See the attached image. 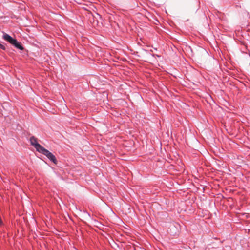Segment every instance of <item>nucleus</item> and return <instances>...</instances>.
<instances>
[{"mask_svg":"<svg viewBox=\"0 0 250 250\" xmlns=\"http://www.w3.org/2000/svg\"><path fill=\"white\" fill-rule=\"evenodd\" d=\"M44 155L46 156V157L50 160V161L53 162L55 164H57V160L55 156V155L50 152L49 150L46 149L45 148H43L42 150L40 152Z\"/></svg>","mask_w":250,"mask_h":250,"instance_id":"1","label":"nucleus"},{"mask_svg":"<svg viewBox=\"0 0 250 250\" xmlns=\"http://www.w3.org/2000/svg\"><path fill=\"white\" fill-rule=\"evenodd\" d=\"M30 142L31 145L33 146L36 148V150L39 153L44 148L38 143L37 139L34 136H32L30 138Z\"/></svg>","mask_w":250,"mask_h":250,"instance_id":"2","label":"nucleus"},{"mask_svg":"<svg viewBox=\"0 0 250 250\" xmlns=\"http://www.w3.org/2000/svg\"><path fill=\"white\" fill-rule=\"evenodd\" d=\"M11 44L13 45L15 47L20 50H23L24 49V47L21 44V43L20 42H18L15 39L13 41Z\"/></svg>","mask_w":250,"mask_h":250,"instance_id":"3","label":"nucleus"},{"mask_svg":"<svg viewBox=\"0 0 250 250\" xmlns=\"http://www.w3.org/2000/svg\"><path fill=\"white\" fill-rule=\"evenodd\" d=\"M2 37L4 40L6 41L10 44H11L13 41L15 40V39H14L11 36L6 33H4Z\"/></svg>","mask_w":250,"mask_h":250,"instance_id":"4","label":"nucleus"},{"mask_svg":"<svg viewBox=\"0 0 250 250\" xmlns=\"http://www.w3.org/2000/svg\"><path fill=\"white\" fill-rule=\"evenodd\" d=\"M83 213L84 214V215L87 217H88L89 218H90V214L87 212V211H83Z\"/></svg>","mask_w":250,"mask_h":250,"instance_id":"5","label":"nucleus"},{"mask_svg":"<svg viewBox=\"0 0 250 250\" xmlns=\"http://www.w3.org/2000/svg\"><path fill=\"white\" fill-rule=\"evenodd\" d=\"M0 48L2 49L3 50H6V47L2 44L0 43Z\"/></svg>","mask_w":250,"mask_h":250,"instance_id":"6","label":"nucleus"}]
</instances>
